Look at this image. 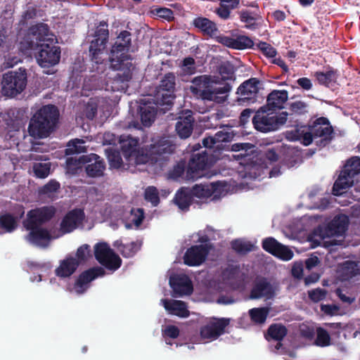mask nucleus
<instances>
[{
  "instance_id": "nucleus-1",
  "label": "nucleus",
  "mask_w": 360,
  "mask_h": 360,
  "mask_svg": "<svg viewBox=\"0 0 360 360\" xmlns=\"http://www.w3.org/2000/svg\"><path fill=\"white\" fill-rule=\"evenodd\" d=\"M121 150L127 159H134L138 165L150 164L160 168L165 167L174 153L176 146L165 138H162L146 147L138 148L139 139L129 135L120 137Z\"/></svg>"
},
{
  "instance_id": "nucleus-2",
  "label": "nucleus",
  "mask_w": 360,
  "mask_h": 360,
  "mask_svg": "<svg viewBox=\"0 0 360 360\" xmlns=\"http://www.w3.org/2000/svg\"><path fill=\"white\" fill-rule=\"evenodd\" d=\"M202 144L206 149L192 155L186 170V178L197 180L204 175L203 172L224 157L225 132L218 131L214 136L204 138Z\"/></svg>"
},
{
  "instance_id": "nucleus-3",
  "label": "nucleus",
  "mask_w": 360,
  "mask_h": 360,
  "mask_svg": "<svg viewBox=\"0 0 360 360\" xmlns=\"http://www.w3.org/2000/svg\"><path fill=\"white\" fill-rule=\"evenodd\" d=\"M131 46V34L127 30H122L117 37L114 45L110 50V60L112 67L122 72L115 76V80L121 83L129 82L132 78V70L134 68L129 51Z\"/></svg>"
},
{
  "instance_id": "nucleus-4",
  "label": "nucleus",
  "mask_w": 360,
  "mask_h": 360,
  "mask_svg": "<svg viewBox=\"0 0 360 360\" xmlns=\"http://www.w3.org/2000/svg\"><path fill=\"white\" fill-rule=\"evenodd\" d=\"M59 110L54 105L41 107L31 118L28 132L32 137H48L56 129L59 120Z\"/></svg>"
},
{
  "instance_id": "nucleus-5",
  "label": "nucleus",
  "mask_w": 360,
  "mask_h": 360,
  "mask_svg": "<svg viewBox=\"0 0 360 360\" xmlns=\"http://www.w3.org/2000/svg\"><path fill=\"white\" fill-rule=\"evenodd\" d=\"M348 223L347 217L340 214L335 217L327 226L319 227L314 231L315 235L319 237V240H316L317 245L330 247L338 245V241L332 238L342 236L347 229Z\"/></svg>"
},
{
  "instance_id": "nucleus-6",
  "label": "nucleus",
  "mask_w": 360,
  "mask_h": 360,
  "mask_svg": "<svg viewBox=\"0 0 360 360\" xmlns=\"http://www.w3.org/2000/svg\"><path fill=\"white\" fill-rule=\"evenodd\" d=\"M288 115L286 112L276 113L262 107L253 117L252 124L254 127L261 132L276 131L285 123Z\"/></svg>"
},
{
  "instance_id": "nucleus-7",
  "label": "nucleus",
  "mask_w": 360,
  "mask_h": 360,
  "mask_svg": "<svg viewBox=\"0 0 360 360\" xmlns=\"http://www.w3.org/2000/svg\"><path fill=\"white\" fill-rule=\"evenodd\" d=\"M193 86L191 87V92L197 97L204 101L223 103L225 96H219L218 94H225V86L214 88L213 81L208 75H200L195 77L193 81Z\"/></svg>"
},
{
  "instance_id": "nucleus-8",
  "label": "nucleus",
  "mask_w": 360,
  "mask_h": 360,
  "mask_svg": "<svg viewBox=\"0 0 360 360\" xmlns=\"http://www.w3.org/2000/svg\"><path fill=\"white\" fill-rule=\"evenodd\" d=\"M94 37L89 48V56L93 63L101 64L103 60V55L109 39L108 24L106 21L102 20L99 22L96 27Z\"/></svg>"
},
{
  "instance_id": "nucleus-9",
  "label": "nucleus",
  "mask_w": 360,
  "mask_h": 360,
  "mask_svg": "<svg viewBox=\"0 0 360 360\" xmlns=\"http://www.w3.org/2000/svg\"><path fill=\"white\" fill-rule=\"evenodd\" d=\"M27 77L26 70L21 68L18 72H8L3 75L1 93L7 97H15L26 88Z\"/></svg>"
},
{
  "instance_id": "nucleus-10",
  "label": "nucleus",
  "mask_w": 360,
  "mask_h": 360,
  "mask_svg": "<svg viewBox=\"0 0 360 360\" xmlns=\"http://www.w3.org/2000/svg\"><path fill=\"white\" fill-rule=\"evenodd\" d=\"M53 44L50 42L34 44L33 39L28 43L30 49L39 48L36 58L41 67L49 68L58 63L60 58V48Z\"/></svg>"
},
{
  "instance_id": "nucleus-11",
  "label": "nucleus",
  "mask_w": 360,
  "mask_h": 360,
  "mask_svg": "<svg viewBox=\"0 0 360 360\" xmlns=\"http://www.w3.org/2000/svg\"><path fill=\"white\" fill-rule=\"evenodd\" d=\"M94 257L101 266L112 272L122 265L120 256L105 242L98 243L94 245Z\"/></svg>"
},
{
  "instance_id": "nucleus-12",
  "label": "nucleus",
  "mask_w": 360,
  "mask_h": 360,
  "mask_svg": "<svg viewBox=\"0 0 360 360\" xmlns=\"http://www.w3.org/2000/svg\"><path fill=\"white\" fill-rule=\"evenodd\" d=\"M175 86L176 77L174 74L172 72L165 74L156 89L155 104L160 106H171L175 98Z\"/></svg>"
},
{
  "instance_id": "nucleus-13",
  "label": "nucleus",
  "mask_w": 360,
  "mask_h": 360,
  "mask_svg": "<svg viewBox=\"0 0 360 360\" xmlns=\"http://www.w3.org/2000/svg\"><path fill=\"white\" fill-rule=\"evenodd\" d=\"M192 25L204 37L214 39L218 43L225 45V37L219 34L217 24L207 18L198 16L192 22Z\"/></svg>"
},
{
  "instance_id": "nucleus-14",
  "label": "nucleus",
  "mask_w": 360,
  "mask_h": 360,
  "mask_svg": "<svg viewBox=\"0 0 360 360\" xmlns=\"http://www.w3.org/2000/svg\"><path fill=\"white\" fill-rule=\"evenodd\" d=\"M210 252V246L194 245L188 248L184 257V263L188 266L201 265Z\"/></svg>"
},
{
  "instance_id": "nucleus-15",
  "label": "nucleus",
  "mask_w": 360,
  "mask_h": 360,
  "mask_svg": "<svg viewBox=\"0 0 360 360\" xmlns=\"http://www.w3.org/2000/svg\"><path fill=\"white\" fill-rule=\"evenodd\" d=\"M56 214V209L53 206H44L28 212L27 219L24 224H29L30 228L33 226H42L50 221Z\"/></svg>"
},
{
  "instance_id": "nucleus-16",
  "label": "nucleus",
  "mask_w": 360,
  "mask_h": 360,
  "mask_svg": "<svg viewBox=\"0 0 360 360\" xmlns=\"http://www.w3.org/2000/svg\"><path fill=\"white\" fill-rule=\"evenodd\" d=\"M248 270L244 265L236 263L226 264V288L233 289L243 287L247 276Z\"/></svg>"
},
{
  "instance_id": "nucleus-17",
  "label": "nucleus",
  "mask_w": 360,
  "mask_h": 360,
  "mask_svg": "<svg viewBox=\"0 0 360 360\" xmlns=\"http://www.w3.org/2000/svg\"><path fill=\"white\" fill-rule=\"evenodd\" d=\"M81 160L85 164V172L89 177H101L104 174L105 163L103 158L96 154L91 153L81 156Z\"/></svg>"
},
{
  "instance_id": "nucleus-18",
  "label": "nucleus",
  "mask_w": 360,
  "mask_h": 360,
  "mask_svg": "<svg viewBox=\"0 0 360 360\" xmlns=\"http://www.w3.org/2000/svg\"><path fill=\"white\" fill-rule=\"evenodd\" d=\"M85 214L82 209L75 208L66 213L60 224V230L63 233H69L83 223Z\"/></svg>"
},
{
  "instance_id": "nucleus-19",
  "label": "nucleus",
  "mask_w": 360,
  "mask_h": 360,
  "mask_svg": "<svg viewBox=\"0 0 360 360\" xmlns=\"http://www.w3.org/2000/svg\"><path fill=\"white\" fill-rule=\"evenodd\" d=\"M262 248L265 251L284 261L290 260L294 255L293 252L288 247L278 243L272 237L263 240Z\"/></svg>"
},
{
  "instance_id": "nucleus-20",
  "label": "nucleus",
  "mask_w": 360,
  "mask_h": 360,
  "mask_svg": "<svg viewBox=\"0 0 360 360\" xmlns=\"http://www.w3.org/2000/svg\"><path fill=\"white\" fill-rule=\"evenodd\" d=\"M225 330V318L212 319L200 328V336L204 340H215Z\"/></svg>"
},
{
  "instance_id": "nucleus-21",
  "label": "nucleus",
  "mask_w": 360,
  "mask_h": 360,
  "mask_svg": "<svg viewBox=\"0 0 360 360\" xmlns=\"http://www.w3.org/2000/svg\"><path fill=\"white\" fill-rule=\"evenodd\" d=\"M105 274L104 269L101 266H94L82 272L78 276L75 288L78 292H83L85 290L84 285L94 281L99 276Z\"/></svg>"
},
{
  "instance_id": "nucleus-22",
  "label": "nucleus",
  "mask_w": 360,
  "mask_h": 360,
  "mask_svg": "<svg viewBox=\"0 0 360 360\" xmlns=\"http://www.w3.org/2000/svg\"><path fill=\"white\" fill-rule=\"evenodd\" d=\"M169 285L174 292L179 295H191L193 290L191 279L185 274L171 276Z\"/></svg>"
},
{
  "instance_id": "nucleus-23",
  "label": "nucleus",
  "mask_w": 360,
  "mask_h": 360,
  "mask_svg": "<svg viewBox=\"0 0 360 360\" xmlns=\"http://www.w3.org/2000/svg\"><path fill=\"white\" fill-rule=\"evenodd\" d=\"M25 227L30 232L26 236V239L31 243L37 245H44L45 243H48L51 236L49 231L40 226H33L30 228L29 224H24Z\"/></svg>"
},
{
  "instance_id": "nucleus-24",
  "label": "nucleus",
  "mask_w": 360,
  "mask_h": 360,
  "mask_svg": "<svg viewBox=\"0 0 360 360\" xmlns=\"http://www.w3.org/2000/svg\"><path fill=\"white\" fill-rule=\"evenodd\" d=\"M275 295V289L265 278L257 279L251 290V299L264 297L271 299Z\"/></svg>"
},
{
  "instance_id": "nucleus-25",
  "label": "nucleus",
  "mask_w": 360,
  "mask_h": 360,
  "mask_svg": "<svg viewBox=\"0 0 360 360\" xmlns=\"http://www.w3.org/2000/svg\"><path fill=\"white\" fill-rule=\"evenodd\" d=\"M259 80L257 78H250L239 86L237 94L241 96V100L252 101L255 102L259 92Z\"/></svg>"
},
{
  "instance_id": "nucleus-26",
  "label": "nucleus",
  "mask_w": 360,
  "mask_h": 360,
  "mask_svg": "<svg viewBox=\"0 0 360 360\" xmlns=\"http://www.w3.org/2000/svg\"><path fill=\"white\" fill-rule=\"evenodd\" d=\"M222 183L216 181L210 184H195L191 189L194 197L198 198H208L212 195L216 198L219 193V186Z\"/></svg>"
},
{
  "instance_id": "nucleus-27",
  "label": "nucleus",
  "mask_w": 360,
  "mask_h": 360,
  "mask_svg": "<svg viewBox=\"0 0 360 360\" xmlns=\"http://www.w3.org/2000/svg\"><path fill=\"white\" fill-rule=\"evenodd\" d=\"M285 137L290 141H300L304 146H309L312 142L309 127L304 125L287 131Z\"/></svg>"
},
{
  "instance_id": "nucleus-28",
  "label": "nucleus",
  "mask_w": 360,
  "mask_h": 360,
  "mask_svg": "<svg viewBox=\"0 0 360 360\" xmlns=\"http://www.w3.org/2000/svg\"><path fill=\"white\" fill-rule=\"evenodd\" d=\"M79 262L72 256H67L60 261L59 266L55 269L56 276L65 278L70 277L79 267Z\"/></svg>"
},
{
  "instance_id": "nucleus-29",
  "label": "nucleus",
  "mask_w": 360,
  "mask_h": 360,
  "mask_svg": "<svg viewBox=\"0 0 360 360\" xmlns=\"http://www.w3.org/2000/svg\"><path fill=\"white\" fill-rule=\"evenodd\" d=\"M310 134H311V139L313 137H321L323 140H326L330 138L333 129L330 125L328 120L325 117L318 118L313 125L309 127Z\"/></svg>"
},
{
  "instance_id": "nucleus-30",
  "label": "nucleus",
  "mask_w": 360,
  "mask_h": 360,
  "mask_svg": "<svg viewBox=\"0 0 360 360\" xmlns=\"http://www.w3.org/2000/svg\"><path fill=\"white\" fill-rule=\"evenodd\" d=\"M30 34L32 36L33 39H35L34 44L50 42L54 43L53 35L49 36V27L45 23H39L32 26L30 28Z\"/></svg>"
},
{
  "instance_id": "nucleus-31",
  "label": "nucleus",
  "mask_w": 360,
  "mask_h": 360,
  "mask_svg": "<svg viewBox=\"0 0 360 360\" xmlns=\"http://www.w3.org/2000/svg\"><path fill=\"white\" fill-rule=\"evenodd\" d=\"M165 309L172 315L186 318L190 314L186 303L181 300H162Z\"/></svg>"
},
{
  "instance_id": "nucleus-32",
  "label": "nucleus",
  "mask_w": 360,
  "mask_h": 360,
  "mask_svg": "<svg viewBox=\"0 0 360 360\" xmlns=\"http://www.w3.org/2000/svg\"><path fill=\"white\" fill-rule=\"evenodd\" d=\"M192 191L186 187H181L175 193L174 202L182 211H187L193 200Z\"/></svg>"
},
{
  "instance_id": "nucleus-33",
  "label": "nucleus",
  "mask_w": 360,
  "mask_h": 360,
  "mask_svg": "<svg viewBox=\"0 0 360 360\" xmlns=\"http://www.w3.org/2000/svg\"><path fill=\"white\" fill-rule=\"evenodd\" d=\"M359 173H360V158L359 157H353L347 162L343 170L340 172L336 180L335 188L342 185V180L345 178L344 174L354 179V176Z\"/></svg>"
},
{
  "instance_id": "nucleus-34",
  "label": "nucleus",
  "mask_w": 360,
  "mask_h": 360,
  "mask_svg": "<svg viewBox=\"0 0 360 360\" xmlns=\"http://www.w3.org/2000/svg\"><path fill=\"white\" fill-rule=\"evenodd\" d=\"M193 123L194 118L192 115L179 117L176 123V131L180 138L186 139L191 135L193 129Z\"/></svg>"
},
{
  "instance_id": "nucleus-35",
  "label": "nucleus",
  "mask_w": 360,
  "mask_h": 360,
  "mask_svg": "<svg viewBox=\"0 0 360 360\" xmlns=\"http://www.w3.org/2000/svg\"><path fill=\"white\" fill-rule=\"evenodd\" d=\"M288 98V93L285 90H274L267 97V104L273 108H281Z\"/></svg>"
},
{
  "instance_id": "nucleus-36",
  "label": "nucleus",
  "mask_w": 360,
  "mask_h": 360,
  "mask_svg": "<svg viewBox=\"0 0 360 360\" xmlns=\"http://www.w3.org/2000/svg\"><path fill=\"white\" fill-rule=\"evenodd\" d=\"M252 40L243 35L236 36L235 38L226 37V46L234 49L243 50L252 47Z\"/></svg>"
},
{
  "instance_id": "nucleus-37",
  "label": "nucleus",
  "mask_w": 360,
  "mask_h": 360,
  "mask_svg": "<svg viewBox=\"0 0 360 360\" xmlns=\"http://www.w3.org/2000/svg\"><path fill=\"white\" fill-rule=\"evenodd\" d=\"M140 117L144 127H150L155 121L157 110L153 106L144 105L139 108Z\"/></svg>"
},
{
  "instance_id": "nucleus-38",
  "label": "nucleus",
  "mask_w": 360,
  "mask_h": 360,
  "mask_svg": "<svg viewBox=\"0 0 360 360\" xmlns=\"http://www.w3.org/2000/svg\"><path fill=\"white\" fill-rule=\"evenodd\" d=\"M114 246L124 257L129 258L133 257L139 250V247L136 242L123 243L121 240H116Z\"/></svg>"
},
{
  "instance_id": "nucleus-39",
  "label": "nucleus",
  "mask_w": 360,
  "mask_h": 360,
  "mask_svg": "<svg viewBox=\"0 0 360 360\" xmlns=\"http://www.w3.org/2000/svg\"><path fill=\"white\" fill-rule=\"evenodd\" d=\"M18 226L17 219L10 213L0 215V228L6 233H11Z\"/></svg>"
},
{
  "instance_id": "nucleus-40",
  "label": "nucleus",
  "mask_w": 360,
  "mask_h": 360,
  "mask_svg": "<svg viewBox=\"0 0 360 360\" xmlns=\"http://www.w3.org/2000/svg\"><path fill=\"white\" fill-rule=\"evenodd\" d=\"M91 256L90 245L84 244L77 248L75 258L79 262V265H80L86 262Z\"/></svg>"
},
{
  "instance_id": "nucleus-41",
  "label": "nucleus",
  "mask_w": 360,
  "mask_h": 360,
  "mask_svg": "<svg viewBox=\"0 0 360 360\" xmlns=\"http://www.w3.org/2000/svg\"><path fill=\"white\" fill-rule=\"evenodd\" d=\"M314 76L320 84L328 86L330 83L335 82L336 79L335 72L329 70L326 72H316Z\"/></svg>"
},
{
  "instance_id": "nucleus-42",
  "label": "nucleus",
  "mask_w": 360,
  "mask_h": 360,
  "mask_svg": "<svg viewBox=\"0 0 360 360\" xmlns=\"http://www.w3.org/2000/svg\"><path fill=\"white\" fill-rule=\"evenodd\" d=\"M106 153L110 166L115 169L120 168L123 163L120 153L115 149H108Z\"/></svg>"
},
{
  "instance_id": "nucleus-43",
  "label": "nucleus",
  "mask_w": 360,
  "mask_h": 360,
  "mask_svg": "<svg viewBox=\"0 0 360 360\" xmlns=\"http://www.w3.org/2000/svg\"><path fill=\"white\" fill-rule=\"evenodd\" d=\"M232 248L238 253L245 254L252 250L254 245L249 241L243 239L233 240L231 243Z\"/></svg>"
},
{
  "instance_id": "nucleus-44",
  "label": "nucleus",
  "mask_w": 360,
  "mask_h": 360,
  "mask_svg": "<svg viewBox=\"0 0 360 360\" xmlns=\"http://www.w3.org/2000/svg\"><path fill=\"white\" fill-rule=\"evenodd\" d=\"M287 330L281 324H274L269 327L268 335L276 340H281L286 335Z\"/></svg>"
},
{
  "instance_id": "nucleus-45",
  "label": "nucleus",
  "mask_w": 360,
  "mask_h": 360,
  "mask_svg": "<svg viewBox=\"0 0 360 360\" xmlns=\"http://www.w3.org/2000/svg\"><path fill=\"white\" fill-rule=\"evenodd\" d=\"M217 234L219 236V231H214L210 227H207L205 230V234L200 236L198 242L200 244L198 245H208L210 246V251L214 248V244L212 243L213 238L212 237V234Z\"/></svg>"
},
{
  "instance_id": "nucleus-46",
  "label": "nucleus",
  "mask_w": 360,
  "mask_h": 360,
  "mask_svg": "<svg viewBox=\"0 0 360 360\" xmlns=\"http://www.w3.org/2000/svg\"><path fill=\"white\" fill-rule=\"evenodd\" d=\"M250 315L253 321L262 323L266 321L269 314L267 308H254L250 310Z\"/></svg>"
},
{
  "instance_id": "nucleus-47",
  "label": "nucleus",
  "mask_w": 360,
  "mask_h": 360,
  "mask_svg": "<svg viewBox=\"0 0 360 360\" xmlns=\"http://www.w3.org/2000/svg\"><path fill=\"white\" fill-rule=\"evenodd\" d=\"M345 178L342 180V185L339 186L338 188H335L336 181L335 182L333 187V193L335 195H340L344 193L346 189L349 188L353 185L354 178L350 176L344 174Z\"/></svg>"
},
{
  "instance_id": "nucleus-48",
  "label": "nucleus",
  "mask_w": 360,
  "mask_h": 360,
  "mask_svg": "<svg viewBox=\"0 0 360 360\" xmlns=\"http://www.w3.org/2000/svg\"><path fill=\"white\" fill-rule=\"evenodd\" d=\"M51 169V163H34L33 171L35 176L38 178L44 179L48 176Z\"/></svg>"
},
{
  "instance_id": "nucleus-49",
  "label": "nucleus",
  "mask_w": 360,
  "mask_h": 360,
  "mask_svg": "<svg viewBox=\"0 0 360 360\" xmlns=\"http://www.w3.org/2000/svg\"><path fill=\"white\" fill-rule=\"evenodd\" d=\"M146 200L151 202L153 206L156 207L160 203L159 193L156 187L148 186L144 193Z\"/></svg>"
},
{
  "instance_id": "nucleus-50",
  "label": "nucleus",
  "mask_w": 360,
  "mask_h": 360,
  "mask_svg": "<svg viewBox=\"0 0 360 360\" xmlns=\"http://www.w3.org/2000/svg\"><path fill=\"white\" fill-rule=\"evenodd\" d=\"M60 188L58 181L56 180H51L41 188H39V193L41 195H50L52 193H56Z\"/></svg>"
},
{
  "instance_id": "nucleus-51",
  "label": "nucleus",
  "mask_w": 360,
  "mask_h": 360,
  "mask_svg": "<svg viewBox=\"0 0 360 360\" xmlns=\"http://www.w3.org/2000/svg\"><path fill=\"white\" fill-rule=\"evenodd\" d=\"M290 110L292 113L304 115L309 111V105L302 101H295L290 104Z\"/></svg>"
},
{
  "instance_id": "nucleus-52",
  "label": "nucleus",
  "mask_w": 360,
  "mask_h": 360,
  "mask_svg": "<svg viewBox=\"0 0 360 360\" xmlns=\"http://www.w3.org/2000/svg\"><path fill=\"white\" fill-rule=\"evenodd\" d=\"M240 20L245 23V27L249 29L256 28V18L252 13L249 11H242L240 15Z\"/></svg>"
},
{
  "instance_id": "nucleus-53",
  "label": "nucleus",
  "mask_w": 360,
  "mask_h": 360,
  "mask_svg": "<svg viewBox=\"0 0 360 360\" xmlns=\"http://www.w3.org/2000/svg\"><path fill=\"white\" fill-rule=\"evenodd\" d=\"M330 338L328 332L323 328H319L317 330L316 344L321 347H326L330 345Z\"/></svg>"
},
{
  "instance_id": "nucleus-54",
  "label": "nucleus",
  "mask_w": 360,
  "mask_h": 360,
  "mask_svg": "<svg viewBox=\"0 0 360 360\" xmlns=\"http://www.w3.org/2000/svg\"><path fill=\"white\" fill-rule=\"evenodd\" d=\"M326 295L327 291L319 288L308 291V296L314 302H319L323 300Z\"/></svg>"
},
{
  "instance_id": "nucleus-55",
  "label": "nucleus",
  "mask_w": 360,
  "mask_h": 360,
  "mask_svg": "<svg viewBox=\"0 0 360 360\" xmlns=\"http://www.w3.org/2000/svg\"><path fill=\"white\" fill-rule=\"evenodd\" d=\"M249 143H235L231 146V150L240 152L238 155H233L234 158L237 160L246 159L248 157V154L246 153V148L249 146Z\"/></svg>"
},
{
  "instance_id": "nucleus-56",
  "label": "nucleus",
  "mask_w": 360,
  "mask_h": 360,
  "mask_svg": "<svg viewBox=\"0 0 360 360\" xmlns=\"http://www.w3.org/2000/svg\"><path fill=\"white\" fill-rule=\"evenodd\" d=\"M247 173L249 176L252 179H257L261 177L263 174H265V170L266 169V167H262L261 165H253L250 167H248Z\"/></svg>"
},
{
  "instance_id": "nucleus-57",
  "label": "nucleus",
  "mask_w": 360,
  "mask_h": 360,
  "mask_svg": "<svg viewBox=\"0 0 360 360\" xmlns=\"http://www.w3.org/2000/svg\"><path fill=\"white\" fill-rule=\"evenodd\" d=\"M257 48L269 58H274L276 55V50L266 42L260 41L257 44Z\"/></svg>"
},
{
  "instance_id": "nucleus-58",
  "label": "nucleus",
  "mask_w": 360,
  "mask_h": 360,
  "mask_svg": "<svg viewBox=\"0 0 360 360\" xmlns=\"http://www.w3.org/2000/svg\"><path fill=\"white\" fill-rule=\"evenodd\" d=\"M185 171V165L184 162H179L174 166L172 169L169 172V176L170 179L176 180L181 177Z\"/></svg>"
},
{
  "instance_id": "nucleus-59",
  "label": "nucleus",
  "mask_w": 360,
  "mask_h": 360,
  "mask_svg": "<svg viewBox=\"0 0 360 360\" xmlns=\"http://www.w3.org/2000/svg\"><path fill=\"white\" fill-rule=\"evenodd\" d=\"M163 335L165 337H169L175 339L179 335V329L176 326H167L163 330Z\"/></svg>"
},
{
  "instance_id": "nucleus-60",
  "label": "nucleus",
  "mask_w": 360,
  "mask_h": 360,
  "mask_svg": "<svg viewBox=\"0 0 360 360\" xmlns=\"http://www.w3.org/2000/svg\"><path fill=\"white\" fill-rule=\"evenodd\" d=\"M82 164H83V161L81 160V157L79 159L68 158L66 160V165L68 170H76L82 167Z\"/></svg>"
},
{
  "instance_id": "nucleus-61",
  "label": "nucleus",
  "mask_w": 360,
  "mask_h": 360,
  "mask_svg": "<svg viewBox=\"0 0 360 360\" xmlns=\"http://www.w3.org/2000/svg\"><path fill=\"white\" fill-rule=\"evenodd\" d=\"M157 14L159 17L166 19L169 21L174 18V12L167 8H160L157 10Z\"/></svg>"
},
{
  "instance_id": "nucleus-62",
  "label": "nucleus",
  "mask_w": 360,
  "mask_h": 360,
  "mask_svg": "<svg viewBox=\"0 0 360 360\" xmlns=\"http://www.w3.org/2000/svg\"><path fill=\"white\" fill-rule=\"evenodd\" d=\"M97 105L94 103H88L85 108V115L90 120L94 119L97 115Z\"/></svg>"
},
{
  "instance_id": "nucleus-63",
  "label": "nucleus",
  "mask_w": 360,
  "mask_h": 360,
  "mask_svg": "<svg viewBox=\"0 0 360 360\" xmlns=\"http://www.w3.org/2000/svg\"><path fill=\"white\" fill-rule=\"evenodd\" d=\"M321 309L324 314L334 316L338 314L339 307L334 304H321Z\"/></svg>"
},
{
  "instance_id": "nucleus-64",
  "label": "nucleus",
  "mask_w": 360,
  "mask_h": 360,
  "mask_svg": "<svg viewBox=\"0 0 360 360\" xmlns=\"http://www.w3.org/2000/svg\"><path fill=\"white\" fill-rule=\"evenodd\" d=\"M297 84L304 90H310L312 88V82L307 77H301L297 80Z\"/></svg>"
}]
</instances>
